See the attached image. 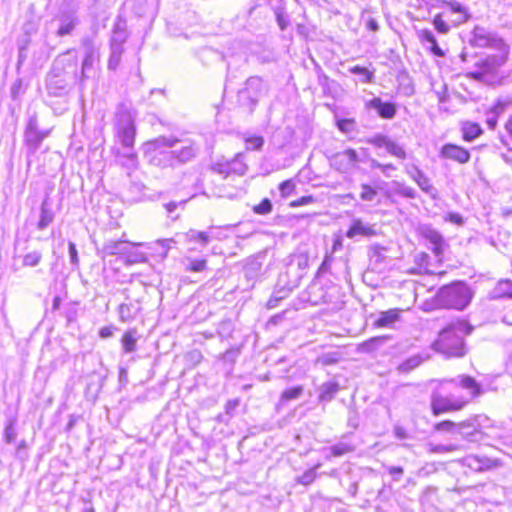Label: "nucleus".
<instances>
[{
	"instance_id": "52",
	"label": "nucleus",
	"mask_w": 512,
	"mask_h": 512,
	"mask_svg": "<svg viewBox=\"0 0 512 512\" xmlns=\"http://www.w3.org/2000/svg\"><path fill=\"white\" fill-rule=\"evenodd\" d=\"M262 88V80L257 76H253L246 81V90H252L255 92L260 91Z\"/></svg>"
},
{
	"instance_id": "37",
	"label": "nucleus",
	"mask_w": 512,
	"mask_h": 512,
	"mask_svg": "<svg viewBox=\"0 0 512 512\" xmlns=\"http://www.w3.org/2000/svg\"><path fill=\"white\" fill-rule=\"evenodd\" d=\"M229 168H231V174L244 175L247 170V165L243 161V155L237 154L234 159L229 161Z\"/></svg>"
},
{
	"instance_id": "40",
	"label": "nucleus",
	"mask_w": 512,
	"mask_h": 512,
	"mask_svg": "<svg viewBox=\"0 0 512 512\" xmlns=\"http://www.w3.org/2000/svg\"><path fill=\"white\" fill-rule=\"evenodd\" d=\"M360 189L361 192L359 194V197L362 201L372 202L375 200L377 196V190L373 188L371 185L363 183L360 185Z\"/></svg>"
},
{
	"instance_id": "17",
	"label": "nucleus",
	"mask_w": 512,
	"mask_h": 512,
	"mask_svg": "<svg viewBox=\"0 0 512 512\" xmlns=\"http://www.w3.org/2000/svg\"><path fill=\"white\" fill-rule=\"evenodd\" d=\"M444 10L450 12L449 20L452 26H456L465 22L469 17L466 8L459 2L446 3Z\"/></svg>"
},
{
	"instance_id": "39",
	"label": "nucleus",
	"mask_w": 512,
	"mask_h": 512,
	"mask_svg": "<svg viewBox=\"0 0 512 512\" xmlns=\"http://www.w3.org/2000/svg\"><path fill=\"white\" fill-rule=\"evenodd\" d=\"M320 466L321 464L319 463L315 465L313 468L308 469L301 476L297 477L296 481L304 486L310 485L315 480L317 476L316 471Z\"/></svg>"
},
{
	"instance_id": "6",
	"label": "nucleus",
	"mask_w": 512,
	"mask_h": 512,
	"mask_svg": "<svg viewBox=\"0 0 512 512\" xmlns=\"http://www.w3.org/2000/svg\"><path fill=\"white\" fill-rule=\"evenodd\" d=\"M468 401L462 397L446 396L439 392H433L431 396V409L434 415L446 412L459 411L467 405Z\"/></svg>"
},
{
	"instance_id": "15",
	"label": "nucleus",
	"mask_w": 512,
	"mask_h": 512,
	"mask_svg": "<svg viewBox=\"0 0 512 512\" xmlns=\"http://www.w3.org/2000/svg\"><path fill=\"white\" fill-rule=\"evenodd\" d=\"M448 382L467 390L472 398H477L483 394L481 385L469 375H459L457 378L451 379Z\"/></svg>"
},
{
	"instance_id": "32",
	"label": "nucleus",
	"mask_w": 512,
	"mask_h": 512,
	"mask_svg": "<svg viewBox=\"0 0 512 512\" xmlns=\"http://www.w3.org/2000/svg\"><path fill=\"white\" fill-rule=\"evenodd\" d=\"M144 245L141 243L130 242V264L145 262L147 253L144 251Z\"/></svg>"
},
{
	"instance_id": "31",
	"label": "nucleus",
	"mask_w": 512,
	"mask_h": 512,
	"mask_svg": "<svg viewBox=\"0 0 512 512\" xmlns=\"http://www.w3.org/2000/svg\"><path fill=\"white\" fill-rule=\"evenodd\" d=\"M463 139L465 141H473L482 133V129L478 123L465 122L462 126Z\"/></svg>"
},
{
	"instance_id": "1",
	"label": "nucleus",
	"mask_w": 512,
	"mask_h": 512,
	"mask_svg": "<svg viewBox=\"0 0 512 512\" xmlns=\"http://www.w3.org/2000/svg\"><path fill=\"white\" fill-rule=\"evenodd\" d=\"M473 327L466 321H457L447 325L434 343L436 351L447 357H462L465 355L464 336L470 334Z\"/></svg>"
},
{
	"instance_id": "63",
	"label": "nucleus",
	"mask_w": 512,
	"mask_h": 512,
	"mask_svg": "<svg viewBox=\"0 0 512 512\" xmlns=\"http://www.w3.org/2000/svg\"><path fill=\"white\" fill-rule=\"evenodd\" d=\"M390 475L394 476L396 481H399L402 477L404 470L400 466H390L387 468Z\"/></svg>"
},
{
	"instance_id": "11",
	"label": "nucleus",
	"mask_w": 512,
	"mask_h": 512,
	"mask_svg": "<svg viewBox=\"0 0 512 512\" xmlns=\"http://www.w3.org/2000/svg\"><path fill=\"white\" fill-rule=\"evenodd\" d=\"M457 432L468 442H479L482 440V432L477 418L468 419L457 424Z\"/></svg>"
},
{
	"instance_id": "59",
	"label": "nucleus",
	"mask_w": 512,
	"mask_h": 512,
	"mask_svg": "<svg viewBox=\"0 0 512 512\" xmlns=\"http://www.w3.org/2000/svg\"><path fill=\"white\" fill-rule=\"evenodd\" d=\"M294 259L297 263V266L300 269H305L308 267V256L306 254L300 253L294 256Z\"/></svg>"
},
{
	"instance_id": "29",
	"label": "nucleus",
	"mask_w": 512,
	"mask_h": 512,
	"mask_svg": "<svg viewBox=\"0 0 512 512\" xmlns=\"http://www.w3.org/2000/svg\"><path fill=\"white\" fill-rule=\"evenodd\" d=\"M392 191L393 193L400 195L407 199H415L417 196V192L414 188L406 185L405 183L399 181L392 182Z\"/></svg>"
},
{
	"instance_id": "7",
	"label": "nucleus",
	"mask_w": 512,
	"mask_h": 512,
	"mask_svg": "<svg viewBox=\"0 0 512 512\" xmlns=\"http://www.w3.org/2000/svg\"><path fill=\"white\" fill-rule=\"evenodd\" d=\"M125 25V22L119 20L113 31L111 39V55L108 61V67L111 70H115L118 67L121 55L124 52V44L127 39Z\"/></svg>"
},
{
	"instance_id": "41",
	"label": "nucleus",
	"mask_w": 512,
	"mask_h": 512,
	"mask_svg": "<svg viewBox=\"0 0 512 512\" xmlns=\"http://www.w3.org/2000/svg\"><path fill=\"white\" fill-rule=\"evenodd\" d=\"M42 259V254L39 251H32L23 256L22 265L25 267H35Z\"/></svg>"
},
{
	"instance_id": "16",
	"label": "nucleus",
	"mask_w": 512,
	"mask_h": 512,
	"mask_svg": "<svg viewBox=\"0 0 512 512\" xmlns=\"http://www.w3.org/2000/svg\"><path fill=\"white\" fill-rule=\"evenodd\" d=\"M462 464L476 472H481L496 466V461L488 457L468 455L462 459Z\"/></svg>"
},
{
	"instance_id": "46",
	"label": "nucleus",
	"mask_w": 512,
	"mask_h": 512,
	"mask_svg": "<svg viewBox=\"0 0 512 512\" xmlns=\"http://www.w3.org/2000/svg\"><path fill=\"white\" fill-rule=\"evenodd\" d=\"M272 208V202L268 198H265L253 207V212L259 215H267L272 211Z\"/></svg>"
},
{
	"instance_id": "48",
	"label": "nucleus",
	"mask_w": 512,
	"mask_h": 512,
	"mask_svg": "<svg viewBox=\"0 0 512 512\" xmlns=\"http://www.w3.org/2000/svg\"><path fill=\"white\" fill-rule=\"evenodd\" d=\"M246 148L249 150H260L264 144L261 136H250L245 139Z\"/></svg>"
},
{
	"instance_id": "62",
	"label": "nucleus",
	"mask_w": 512,
	"mask_h": 512,
	"mask_svg": "<svg viewBox=\"0 0 512 512\" xmlns=\"http://www.w3.org/2000/svg\"><path fill=\"white\" fill-rule=\"evenodd\" d=\"M312 202H314L313 196H303V197L299 198L298 200L292 201L290 203V206L298 207V206L310 204Z\"/></svg>"
},
{
	"instance_id": "28",
	"label": "nucleus",
	"mask_w": 512,
	"mask_h": 512,
	"mask_svg": "<svg viewBox=\"0 0 512 512\" xmlns=\"http://www.w3.org/2000/svg\"><path fill=\"white\" fill-rule=\"evenodd\" d=\"M505 105L501 102L495 104L486 112V124L490 129H495L498 122V117L504 113Z\"/></svg>"
},
{
	"instance_id": "44",
	"label": "nucleus",
	"mask_w": 512,
	"mask_h": 512,
	"mask_svg": "<svg viewBox=\"0 0 512 512\" xmlns=\"http://www.w3.org/2000/svg\"><path fill=\"white\" fill-rule=\"evenodd\" d=\"M386 150L389 154H391L392 156H395L399 159L406 158V152H405L404 148L401 145L397 144L396 142L392 141L391 139L387 143Z\"/></svg>"
},
{
	"instance_id": "27",
	"label": "nucleus",
	"mask_w": 512,
	"mask_h": 512,
	"mask_svg": "<svg viewBox=\"0 0 512 512\" xmlns=\"http://www.w3.org/2000/svg\"><path fill=\"white\" fill-rule=\"evenodd\" d=\"M179 142L178 139L173 137H158L152 141L146 143V148L148 151H157L164 147H175V145Z\"/></svg>"
},
{
	"instance_id": "26",
	"label": "nucleus",
	"mask_w": 512,
	"mask_h": 512,
	"mask_svg": "<svg viewBox=\"0 0 512 512\" xmlns=\"http://www.w3.org/2000/svg\"><path fill=\"white\" fill-rule=\"evenodd\" d=\"M492 298H512V281L500 280L491 292Z\"/></svg>"
},
{
	"instance_id": "21",
	"label": "nucleus",
	"mask_w": 512,
	"mask_h": 512,
	"mask_svg": "<svg viewBox=\"0 0 512 512\" xmlns=\"http://www.w3.org/2000/svg\"><path fill=\"white\" fill-rule=\"evenodd\" d=\"M418 38L421 42L430 44V51L439 57L444 56L443 50L439 47L433 32L429 29H421L417 31Z\"/></svg>"
},
{
	"instance_id": "10",
	"label": "nucleus",
	"mask_w": 512,
	"mask_h": 512,
	"mask_svg": "<svg viewBox=\"0 0 512 512\" xmlns=\"http://www.w3.org/2000/svg\"><path fill=\"white\" fill-rule=\"evenodd\" d=\"M76 84L74 81H67V78L55 72L52 68L46 80L48 93L56 97L65 95Z\"/></svg>"
},
{
	"instance_id": "34",
	"label": "nucleus",
	"mask_w": 512,
	"mask_h": 512,
	"mask_svg": "<svg viewBox=\"0 0 512 512\" xmlns=\"http://www.w3.org/2000/svg\"><path fill=\"white\" fill-rule=\"evenodd\" d=\"M386 341L385 337H372L358 346V350L364 353H371L378 349Z\"/></svg>"
},
{
	"instance_id": "12",
	"label": "nucleus",
	"mask_w": 512,
	"mask_h": 512,
	"mask_svg": "<svg viewBox=\"0 0 512 512\" xmlns=\"http://www.w3.org/2000/svg\"><path fill=\"white\" fill-rule=\"evenodd\" d=\"M376 234L377 233L374 225L364 222L360 218H354L352 219L351 225L346 232V237L349 239H355L357 237L370 238Z\"/></svg>"
},
{
	"instance_id": "38",
	"label": "nucleus",
	"mask_w": 512,
	"mask_h": 512,
	"mask_svg": "<svg viewBox=\"0 0 512 512\" xmlns=\"http://www.w3.org/2000/svg\"><path fill=\"white\" fill-rule=\"evenodd\" d=\"M423 362L421 355H413L398 366V370L402 373H408L418 367Z\"/></svg>"
},
{
	"instance_id": "36",
	"label": "nucleus",
	"mask_w": 512,
	"mask_h": 512,
	"mask_svg": "<svg viewBox=\"0 0 512 512\" xmlns=\"http://www.w3.org/2000/svg\"><path fill=\"white\" fill-rule=\"evenodd\" d=\"M108 251L114 255H120L124 263H128V256L126 255L128 244L126 241L115 242L107 247Z\"/></svg>"
},
{
	"instance_id": "20",
	"label": "nucleus",
	"mask_w": 512,
	"mask_h": 512,
	"mask_svg": "<svg viewBox=\"0 0 512 512\" xmlns=\"http://www.w3.org/2000/svg\"><path fill=\"white\" fill-rule=\"evenodd\" d=\"M48 136V132L43 131H25V143L28 151L34 154L39 148L42 141Z\"/></svg>"
},
{
	"instance_id": "33",
	"label": "nucleus",
	"mask_w": 512,
	"mask_h": 512,
	"mask_svg": "<svg viewBox=\"0 0 512 512\" xmlns=\"http://www.w3.org/2000/svg\"><path fill=\"white\" fill-rule=\"evenodd\" d=\"M418 177L415 179V182L419 186V188L425 193L429 194L432 198H437V190L431 184L430 179L424 173H417Z\"/></svg>"
},
{
	"instance_id": "24",
	"label": "nucleus",
	"mask_w": 512,
	"mask_h": 512,
	"mask_svg": "<svg viewBox=\"0 0 512 512\" xmlns=\"http://www.w3.org/2000/svg\"><path fill=\"white\" fill-rule=\"evenodd\" d=\"M54 220V213L50 209L48 200L45 199L41 204L40 219L37 224L39 230L46 229Z\"/></svg>"
},
{
	"instance_id": "18",
	"label": "nucleus",
	"mask_w": 512,
	"mask_h": 512,
	"mask_svg": "<svg viewBox=\"0 0 512 512\" xmlns=\"http://www.w3.org/2000/svg\"><path fill=\"white\" fill-rule=\"evenodd\" d=\"M422 235L432 244V251L435 255L442 254L444 239L437 230L430 226H425L422 228Z\"/></svg>"
},
{
	"instance_id": "54",
	"label": "nucleus",
	"mask_w": 512,
	"mask_h": 512,
	"mask_svg": "<svg viewBox=\"0 0 512 512\" xmlns=\"http://www.w3.org/2000/svg\"><path fill=\"white\" fill-rule=\"evenodd\" d=\"M363 20L366 29L372 32H377L379 30L380 27L378 21L371 15L363 16Z\"/></svg>"
},
{
	"instance_id": "23",
	"label": "nucleus",
	"mask_w": 512,
	"mask_h": 512,
	"mask_svg": "<svg viewBox=\"0 0 512 512\" xmlns=\"http://www.w3.org/2000/svg\"><path fill=\"white\" fill-rule=\"evenodd\" d=\"M95 61L96 56L94 50L92 48H87L80 71L82 82H84L85 79L90 77V72L93 70Z\"/></svg>"
},
{
	"instance_id": "35",
	"label": "nucleus",
	"mask_w": 512,
	"mask_h": 512,
	"mask_svg": "<svg viewBox=\"0 0 512 512\" xmlns=\"http://www.w3.org/2000/svg\"><path fill=\"white\" fill-rule=\"evenodd\" d=\"M340 386L337 382H326L322 384L320 388V399L324 401H330L339 391Z\"/></svg>"
},
{
	"instance_id": "3",
	"label": "nucleus",
	"mask_w": 512,
	"mask_h": 512,
	"mask_svg": "<svg viewBox=\"0 0 512 512\" xmlns=\"http://www.w3.org/2000/svg\"><path fill=\"white\" fill-rule=\"evenodd\" d=\"M507 56L508 50H505L497 51L496 54L480 59L475 64V70L467 74L468 77L486 84H494L497 79V72L506 62Z\"/></svg>"
},
{
	"instance_id": "64",
	"label": "nucleus",
	"mask_w": 512,
	"mask_h": 512,
	"mask_svg": "<svg viewBox=\"0 0 512 512\" xmlns=\"http://www.w3.org/2000/svg\"><path fill=\"white\" fill-rule=\"evenodd\" d=\"M173 242H174L173 239H161V240L157 241V244H159L162 247V249H163V252L161 253V255L163 257H166L167 251L171 247V244Z\"/></svg>"
},
{
	"instance_id": "55",
	"label": "nucleus",
	"mask_w": 512,
	"mask_h": 512,
	"mask_svg": "<svg viewBox=\"0 0 512 512\" xmlns=\"http://www.w3.org/2000/svg\"><path fill=\"white\" fill-rule=\"evenodd\" d=\"M206 263L204 259H195L189 263L187 269L193 272H201L206 268Z\"/></svg>"
},
{
	"instance_id": "56",
	"label": "nucleus",
	"mask_w": 512,
	"mask_h": 512,
	"mask_svg": "<svg viewBox=\"0 0 512 512\" xmlns=\"http://www.w3.org/2000/svg\"><path fill=\"white\" fill-rule=\"evenodd\" d=\"M389 138L384 135H376L373 138L369 139V143L373 144L376 147H387V143L389 142Z\"/></svg>"
},
{
	"instance_id": "5",
	"label": "nucleus",
	"mask_w": 512,
	"mask_h": 512,
	"mask_svg": "<svg viewBox=\"0 0 512 512\" xmlns=\"http://www.w3.org/2000/svg\"><path fill=\"white\" fill-rule=\"evenodd\" d=\"M469 43L473 47L490 48L496 51L508 50L507 45L496 33L482 26H475L471 32Z\"/></svg>"
},
{
	"instance_id": "22",
	"label": "nucleus",
	"mask_w": 512,
	"mask_h": 512,
	"mask_svg": "<svg viewBox=\"0 0 512 512\" xmlns=\"http://www.w3.org/2000/svg\"><path fill=\"white\" fill-rule=\"evenodd\" d=\"M450 12L443 10L441 13H438L433 18V25L435 30L440 34H447L451 29V22L449 20Z\"/></svg>"
},
{
	"instance_id": "14",
	"label": "nucleus",
	"mask_w": 512,
	"mask_h": 512,
	"mask_svg": "<svg viewBox=\"0 0 512 512\" xmlns=\"http://www.w3.org/2000/svg\"><path fill=\"white\" fill-rule=\"evenodd\" d=\"M367 109H373L377 112L378 116L383 119H392L396 115V106L391 102H384L379 97H374L373 99L367 101L365 103Z\"/></svg>"
},
{
	"instance_id": "25",
	"label": "nucleus",
	"mask_w": 512,
	"mask_h": 512,
	"mask_svg": "<svg viewBox=\"0 0 512 512\" xmlns=\"http://www.w3.org/2000/svg\"><path fill=\"white\" fill-rule=\"evenodd\" d=\"M398 309H390L388 311L381 312L378 319L375 321L377 327H390L399 319Z\"/></svg>"
},
{
	"instance_id": "30",
	"label": "nucleus",
	"mask_w": 512,
	"mask_h": 512,
	"mask_svg": "<svg viewBox=\"0 0 512 512\" xmlns=\"http://www.w3.org/2000/svg\"><path fill=\"white\" fill-rule=\"evenodd\" d=\"M355 446L347 442H339L329 448L330 455H326V459L329 460L331 456L341 457L343 455L354 452Z\"/></svg>"
},
{
	"instance_id": "43",
	"label": "nucleus",
	"mask_w": 512,
	"mask_h": 512,
	"mask_svg": "<svg viewBox=\"0 0 512 512\" xmlns=\"http://www.w3.org/2000/svg\"><path fill=\"white\" fill-rule=\"evenodd\" d=\"M303 390V386L301 385L286 389L281 394V401L298 399L302 395Z\"/></svg>"
},
{
	"instance_id": "50",
	"label": "nucleus",
	"mask_w": 512,
	"mask_h": 512,
	"mask_svg": "<svg viewBox=\"0 0 512 512\" xmlns=\"http://www.w3.org/2000/svg\"><path fill=\"white\" fill-rule=\"evenodd\" d=\"M457 424L458 423L452 422L450 420H445V421L437 423L434 426V429L436 431H446V432L452 433L454 431H457Z\"/></svg>"
},
{
	"instance_id": "19",
	"label": "nucleus",
	"mask_w": 512,
	"mask_h": 512,
	"mask_svg": "<svg viewBox=\"0 0 512 512\" xmlns=\"http://www.w3.org/2000/svg\"><path fill=\"white\" fill-rule=\"evenodd\" d=\"M78 24V19L74 13H63L59 16V27L56 32L57 36L63 37L72 33L76 25Z\"/></svg>"
},
{
	"instance_id": "4",
	"label": "nucleus",
	"mask_w": 512,
	"mask_h": 512,
	"mask_svg": "<svg viewBox=\"0 0 512 512\" xmlns=\"http://www.w3.org/2000/svg\"><path fill=\"white\" fill-rule=\"evenodd\" d=\"M52 69L67 78V81H74L80 85L83 83L78 71L77 51L74 49H69L58 55L53 61Z\"/></svg>"
},
{
	"instance_id": "58",
	"label": "nucleus",
	"mask_w": 512,
	"mask_h": 512,
	"mask_svg": "<svg viewBox=\"0 0 512 512\" xmlns=\"http://www.w3.org/2000/svg\"><path fill=\"white\" fill-rule=\"evenodd\" d=\"M189 237L194 240L200 241L203 245H206L209 241V236L205 232L190 231Z\"/></svg>"
},
{
	"instance_id": "60",
	"label": "nucleus",
	"mask_w": 512,
	"mask_h": 512,
	"mask_svg": "<svg viewBox=\"0 0 512 512\" xmlns=\"http://www.w3.org/2000/svg\"><path fill=\"white\" fill-rule=\"evenodd\" d=\"M428 451L433 454H443V453H447V448L445 445H442V444L429 443Z\"/></svg>"
},
{
	"instance_id": "45",
	"label": "nucleus",
	"mask_w": 512,
	"mask_h": 512,
	"mask_svg": "<svg viewBox=\"0 0 512 512\" xmlns=\"http://www.w3.org/2000/svg\"><path fill=\"white\" fill-rule=\"evenodd\" d=\"M117 136L123 147H128V125L120 119L117 122Z\"/></svg>"
},
{
	"instance_id": "53",
	"label": "nucleus",
	"mask_w": 512,
	"mask_h": 512,
	"mask_svg": "<svg viewBox=\"0 0 512 512\" xmlns=\"http://www.w3.org/2000/svg\"><path fill=\"white\" fill-rule=\"evenodd\" d=\"M16 436H17V434H16V431L14 428V423H13V421H10V423L5 427V431H4L5 441L7 443H12L15 441Z\"/></svg>"
},
{
	"instance_id": "51",
	"label": "nucleus",
	"mask_w": 512,
	"mask_h": 512,
	"mask_svg": "<svg viewBox=\"0 0 512 512\" xmlns=\"http://www.w3.org/2000/svg\"><path fill=\"white\" fill-rule=\"evenodd\" d=\"M212 170L215 173L224 175V177L231 174V168H229V161L226 162H217L212 166Z\"/></svg>"
},
{
	"instance_id": "42",
	"label": "nucleus",
	"mask_w": 512,
	"mask_h": 512,
	"mask_svg": "<svg viewBox=\"0 0 512 512\" xmlns=\"http://www.w3.org/2000/svg\"><path fill=\"white\" fill-rule=\"evenodd\" d=\"M350 72L352 74L358 75L360 77V81L362 83H370L373 78V73L370 72L367 68L361 66H354L350 68Z\"/></svg>"
},
{
	"instance_id": "9",
	"label": "nucleus",
	"mask_w": 512,
	"mask_h": 512,
	"mask_svg": "<svg viewBox=\"0 0 512 512\" xmlns=\"http://www.w3.org/2000/svg\"><path fill=\"white\" fill-rule=\"evenodd\" d=\"M197 153V148L193 144H188L179 150L173 151H160L159 155L161 156V160L165 161V165L173 166L175 162L184 164L191 161Z\"/></svg>"
},
{
	"instance_id": "57",
	"label": "nucleus",
	"mask_w": 512,
	"mask_h": 512,
	"mask_svg": "<svg viewBox=\"0 0 512 512\" xmlns=\"http://www.w3.org/2000/svg\"><path fill=\"white\" fill-rule=\"evenodd\" d=\"M68 252H69V257H70V263L73 266H78V263H79L78 253H77L76 245L73 242H69Z\"/></svg>"
},
{
	"instance_id": "49",
	"label": "nucleus",
	"mask_w": 512,
	"mask_h": 512,
	"mask_svg": "<svg viewBox=\"0 0 512 512\" xmlns=\"http://www.w3.org/2000/svg\"><path fill=\"white\" fill-rule=\"evenodd\" d=\"M295 183L292 180H285L279 185V191L283 198L290 196L295 190Z\"/></svg>"
},
{
	"instance_id": "2",
	"label": "nucleus",
	"mask_w": 512,
	"mask_h": 512,
	"mask_svg": "<svg viewBox=\"0 0 512 512\" xmlns=\"http://www.w3.org/2000/svg\"><path fill=\"white\" fill-rule=\"evenodd\" d=\"M473 293L463 282L443 286L436 294V303L441 308L463 310L471 302Z\"/></svg>"
},
{
	"instance_id": "13",
	"label": "nucleus",
	"mask_w": 512,
	"mask_h": 512,
	"mask_svg": "<svg viewBox=\"0 0 512 512\" xmlns=\"http://www.w3.org/2000/svg\"><path fill=\"white\" fill-rule=\"evenodd\" d=\"M440 157L465 164L470 160V152L458 145L447 143L440 150Z\"/></svg>"
},
{
	"instance_id": "61",
	"label": "nucleus",
	"mask_w": 512,
	"mask_h": 512,
	"mask_svg": "<svg viewBox=\"0 0 512 512\" xmlns=\"http://www.w3.org/2000/svg\"><path fill=\"white\" fill-rule=\"evenodd\" d=\"M370 166L372 169H379V170H385L386 169H392V170H396V167L389 163V164H382L380 163L379 161L375 160V159H371L370 161Z\"/></svg>"
},
{
	"instance_id": "8",
	"label": "nucleus",
	"mask_w": 512,
	"mask_h": 512,
	"mask_svg": "<svg viewBox=\"0 0 512 512\" xmlns=\"http://www.w3.org/2000/svg\"><path fill=\"white\" fill-rule=\"evenodd\" d=\"M329 161L330 166L336 171L340 173H349L358 167L360 158L355 149L348 148L332 155Z\"/></svg>"
},
{
	"instance_id": "47",
	"label": "nucleus",
	"mask_w": 512,
	"mask_h": 512,
	"mask_svg": "<svg viewBox=\"0 0 512 512\" xmlns=\"http://www.w3.org/2000/svg\"><path fill=\"white\" fill-rule=\"evenodd\" d=\"M337 127L341 132L350 134L355 131L356 122L353 119H340L337 121Z\"/></svg>"
}]
</instances>
